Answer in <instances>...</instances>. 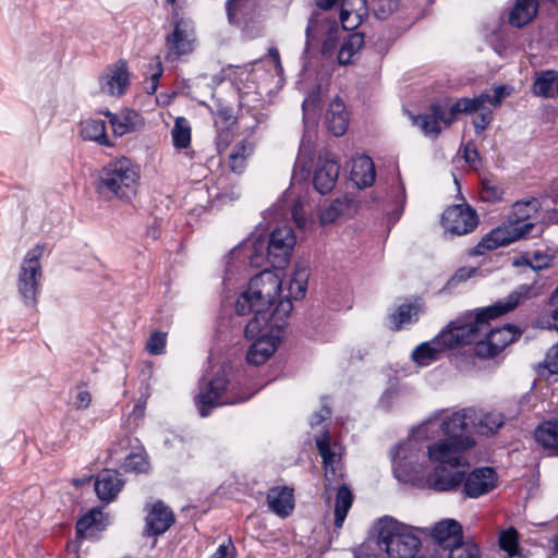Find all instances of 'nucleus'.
Wrapping results in <instances>:
<instances>
[{
	"label": "nucleus",
	"mask_w": 558,
	"mask_h": 558,
	"mask_svg": "<svg viewBox=\"0 0 558 558\" xmlns=\"http://www.w3.org/2000/svg\"><path fill=\"white\" fill-rule=\"evenodd\" d=\"M279 292L280 275L260 271L251 279L247 289L236 300L235 312L239 315L254 314L245 328V337L255 339L246 354L250 364L265 363L275 353L282 338L293 305L283 301L272 308Z\"/></svg>",
	"instance_id": "f257e3e1"
},
{
	"label": "nucleus",
	"mask_w": 558,
	"mask_h": 558,
	"mask_svg": "<svg viewBox=\"0 0 558 558\" xmlns=\"http://www.w3.org/2000/svg\"><path fill=\"white\" fill-rule=\"evenodd\" d=\"M529 291V287L520 286L505 300L497 302L493 306L483 308L477 314L469 313L451 322L433 340L423 342L413 350V361L421 366H426L439 360L446 350L471 343L475 339L476 332L485 328L483 319L485 314L494 315L513 308L519 303L521 296H526Z\"/></svg>",
	"instance_id": "f03ea898"
},
{
	"label": "nucleus",
	"mask_w": 558,
	"mask_h": 558,
	"mask_svg": "<svg viewBox=\"0 0 558 558\" xmlns=\"http://www.w3.org/2000/svg\"><path fill=\"white\" fill-rule=\"evenodd\" d=\"M306 45L304 48V56L307 57L310 46L316 36H323L322 53L326 58H331L337 51V62L339 65H348L351 63L353 57L360 51L364 44V37L361 33H353L348 35L343 43L338 48V40L341 35L339 23L336 20H330L322 13H314L306 27Z\"/></svg>",
	"instance_id": "7ed1b4c3"
},
{
	"label": "nucleus",
	"mask_w": 558,
	"mask_h": 558,
	"mask_svg": "<svg viewBox=\"0 0 558 558\" xmlns=\"http://www.w3.org/2000/svg\"><path fill=\"white\" fill-rule=\"evenodd\" d=\"M98 181L99 192H107L121 201L130 202L137 193L140 169L129 158H118L102 167Z\"/></svg>",
	"instance_id": "20e7f679"
},
{
	"label": "nucleus",
	"mask_w": 558,
	"mask_h": 558,
	"mask_svg": "<svg viewBox=\"0 0 558 558\" xmlns=\"http://www.w3.org/2000/svg\"><path fill=\"white\" fill-rule=\"evenodd\" d=\"M377 546L389 558H414L421 539L411 526L389 519L379 524Z\"/></svg>",
	"instance_id": "39448f33"
},
{
	"label": "nucleus",
	"mask_w": 558,
	"mask_h": 558,
	"mask_svg": "<svg viewBox=\"0 0 558 558\" xmlns=\"http://www.w3.org/2000/svg\"><path fill=\"white\" fill-rule=\"evenodd\" d=\"M527 287V284H524ZM530 291L526 296H521L522 299H529L531 295L532 287L529 286ZM521 302V301H519ZM518 303L513 310L519 305ZM512 311V308H511ZM510 312V310H509ZM508 313V311H502L498 314L487 315L483 317L485 322V328H482L476 332V337L472 342H475V353L481 357H493L497 355L501 350H504L508 344L514 342L520 336V331L515 329L511 325H505L502 327L490 328L489 319L496 318L500 315Z\"/></svg>",
	"instance_id": "423d86ee"
},
{
	"label": "nucleus",
	"mask_w": 558,
	"mask_h": 558,
	"mask_svg": "<svg viewBox=\"0 0 558 558\" xmlns=\"http://www.w3.org/2000/svg\"><path fill=\"white\" fill-rule=\"evenodd\" d=\"M45 247L37 244L24 257L21 265L17 291L26 306H35L37 304V295L41 280L40 258Z\"/></svg>",
	"instance_id": "0eeeda50"
},
{
	"label": "nucleus",
	"mask_w": 558,
	"mask_h": 558,
	"mask_svg": "<svg viewBox=\"0 0 558 558\" xmlns=\"http://www.w3.org/2000/svg\"><path fill=\"white\" fill-rule=\"evenodd\" d=\"M533 228L534 223L532 222H526L519 218H509L488 232L477 245L474 246L472 253L474 255H484L489 251L519 241L530 234Z\"/></svg>",
	"instance_id": "6e6552de"
},
{
	"label": "nucleus",
	"mask_w": 558,
	"mask_h": 558,
	"mask_svg": "<svg viewBox=\"0 0 558 558\" xmlns=\"http://www.w3.org/2000/svg\"><path fill=\"white\" fill-rule=\"evenodd\" d=\"M254 392L236 396L232 390L227 389L225 374H217L196 397V404L201 416L206 417L210 409L217 405L235 404L250 399Z\"/></svg>",
	"instance_id": "1a4fd4ad"
},
{
	"label": "nucleus",
	"mask_w": 558,
	"mask_h": 558,
	"mask_svg": "<svg viewBox=\"0 0 558 558\" xmlns=\"http://www.w3.org/2000/svg\"><path fill=\"white\" fill-rule=\"evenodd\" d=\"M296 243L294 231L289 226L275 229L266 241L267 256L274 269H265L280 275V281L283 277V267L289 263L292 251Z\"/></svg>",
	"instance_id": "9d476101"
},
{
	"label": "nucleus",
	"mask_w": 558,
	"mask_h": 558,
	"mask_svg": "<svg viewBox=\"0 0 558 558\" xmlns=\"http://www.w3.org/2000/svg\"><path fill=\"white\" fill-rule=\"evenodd\" d=\"M436 426L437 417L435 414L417 426L405 442L400 444L391 450V459L396 473L399 471L409 473L410 470H413L412 464L417 456V449L415 448L416 441L429 438V429Z\"/></svg>",
	"instance_id": "9b49d317"
},
{
	"label": "nucleus",
	"mask_w": 558,
	"mask_h": 558,
	"mask_svg": "<svg viewBox=\"0 0 558 558\" xmlns=\"http://www.w3.org/2000/svg\"><path fill=\"white\" fill-rule=\"evenodd\" d=\"M473 439L442 438L427 447V457L437 466L458 468L463 463V452L474 446Z\"/></svg>",
	"instance_id": "f8f14e48"
},
{
	"label": "nucleus",
	"mask_w": 558,
	"mask_h": 558,
	"mask_svg": "<svg viewBox=\"0 0 558 558\" xmlns=\"http://www.w3.org/2000/svg\"><path fill=\"white\" fill-rule=\"evenodd\" d=\"M442 413L444 411H437L429 416L433 417L436 414L437 417V426L429 429V434L440 428L446 438L473 439L469 433L473 430L475 409H463L445 418H441Z\"/></svg>",
	"instance_id": "ddd939ff"
},
{
	"label": "nucleus",
	"mask_w": 558,
	"mask_h": 558,
	"mask_svg": "<svg viewBox=\"0 0 558 558\" xmlns=\"http://www.w3.org/2000/svg\"><path fill=\"white\" fill-rule=\"evenodd\" d=\"M195 44L194 26L190 20L177 17L173 31L167 36L168 61H175L193 51Z\"/></svg>",
	"instance_id": "4468645a"
},
{
	"label": "nucleus",
	"mask_w": 558,
	"mask_h": 558,
	"mask_svg": "<svg viewBox=\"0 0 558 558\" xmlns=\"http://www.w3.org/2000/svg\"><path fill=\"white\" fill-rule=\"evenodd\" d=\"M477 215L469 205H454L445 210L441 223L446 232L452 235H464L477 226Z\"/></svg>",
	"instance_id": "2eb2a0df"
},
{
	"label": "nucleus",
	"mask_w": 558,
	"mask_h": 558,
	"mask_svg": "<svg viewBox=\"0 0 558 558\" xmlns=\"http://www.w3.org/2000/svg\"><path fill=\"white\" fill-rule=\"evenodd\" d=\"M433 537L437 543L434 554L437 558H445V554L451 548L463 544L462 526L453 519H446L435 524L433 529Z\"/></svg>",
	"instance_id": "dca6fc26"
},
{
	"label": "nucleus",
	"mask_w": 558,
	"mask_h": 558,
	"mask_svg": "<svg viewBox=\"0 0 558 558\" xmlns=\"http://www.w3.org/2000/svg\"><path fill=\"white\" fill-rule=\"evenodd\" d=\"M145 530L147 536H159L174 523V514L162 501L158 500L145 507Z\"/></svg>",
	"instance_id": "f3484780"
},
{
	"label": "nucleus",
	"mask_w": 558,
	"mask_h": 558,
	"mask_svg": "<svg viewBox=\"0 0 558 558\" xmlns=\"http://www.w3.org/2000/svg\"><path fill=\"white\" fill-rule=\"evenodd\" d=\"M497 478L493 468H476L466 476L464 475L463 492L470 498L486 495L496 487Z\"/></svg>",
	"instance_id": "a211bd4d"
},
{
	"label": "nucleus",
	"mask_w": 558,
	"mask_h": 558,
	"mask_svg": "<svg viewBox=\"0 0 558 558\" xmlns=\"http://www.w3.org/2000/svg\"><path fill=\"white\" fill-rule=\"evenodd\" d=\"M338 177L339 163L336 156L330 151L320 153L314 172L315 189L322 194L331 191Z\"/></svg>",
	"instance_id": "6ab92c4d"
},
{
	"label": "nucleus",
	"mask_w": 558,
	"mask_h": 558,
	"mask_svg": "<svg viewBox=\"0 0 558 558\" xmlns=\"http://www.w3.org/2000/svg\"><path fill=\"white\" fill-rule=\"evenodd\" d=\"M448 465L436 466L426 476V485L436 492H449L456 489L464 482V473L457 468L448 469Z\"/></svg>",
	"instance_id": "aec40b11"
},
{
	"label": "nucleus",
	"mask_w": 558,
	"mask_h": 558,
	"mask_svg": "<svg viewBox=\"0 0 558 558\" xmlns=\"http://www.w3.org/2000/svg\"><path fill=\"white\" fill-rule=\"evenodd\" d=\"M310 277V269L306 263H296L294 270L289 280L287 288V294L281 296L282 290L277 295L272 308L283 301H289L292 304V300H301L305 296L307 289V280Z\"/></svg>",
	"instance_id": "412c9836"
},
{
	"label": "nucleus",
	"mask_w": 558,
	"mask_h": 558,
	"mask_svg": "<svg viewBox=\"0 0 558 558\" xmlns=\"http://www.w3.org/2000/svg\"><path fill=\"white\" fill-rule=\"evenodd\" d=\"M316 446L319 454L323 458L325 469V480L329 484L341 477L340 474V459L341 454L337 445L331 446L327 435L316 440Z\"/></svg>",
	"instance_id": "4be33fe9"
},
{
	"label": "nucleus",
	"mask_w": 558,
	"mask_h": 558,
	"mask_svg": "<svg viewBox=\"0 0 558 558\" xmlns=\"http://www.w3.org/2000/svg\"><path fill=\"white\" fill-rule=\"evenodd\" d=\"M476 104L478 100H471L469 97L459 98L449 108H445L441 105H433L432 114L439 123H444L445 126L451 125L459 113L472 114L477 108Z\"/></svg>",
	"instance_id": "5701e85b"
},
{
	"label": "nucleus",
	"mask_w": 558,
	"mask_h": 558,
	"mask_svg": "<svg viewBox=\"0 0 558 558\" xmlns=\"http://www.w3.org/2000/svg\"><path fill=\"white\" fill-rule=\"evenodd\" d=\"M259 0H228L226 3L228 20L241 25L253 22L258 15Z\"/></svg>",
	"instance_id": "b1692460"
},
{
	"label": "nucleus",
	"mask_w": 558,
	"mask_h": 558,
	"mask_svg": "<svg viewBox=\"0 0 558 558\" xmlns=\"http://www.w3.org/2000/svg\"><path fill=\"white\" fill-rule=\"evenodd\" d=\"M366 0H343L339 13L340 31H354L366 14Z\"/></svg>",
	"instance_id": "393cba45"
},
{
	"label": "nucleus",
	"mask_w": 558,
	"mask_h": 558,
	"mask_svg": "<svg viewBox=\"0 0 558 558\" xmlns=\"http://www.w3.org/2000/svg\"><path fill=\"white\" fill-rule=\"evenodd\" d=\"M102 113L109 118V122L116 136H122L143 126L142 117L131 109L122 110L119 113H112L106 110Z\"/></svg>",
	"instance_id": "a878e982"
},
{
	"label": "nucleus",
	"mask_w": 558,
	"mask_h": 558,
	"mask_svg": "<svg viewBox=\"0 0 558 558\" xmlns=\"http://www.w3.org/2000/svg\"><path fill=\"white\" fill-rule=\"evenodd\" d=\"M267 504L277 515H290L294 509L293 490L288 487H272L267 493Z\"/></svg>",
	"instance_id": "bb28decb"
},
{
	"label": "nucleus",
	"mask_w": 558,
	"mask_h": 558,
	"mask_svg": "<svg viewBox=\"0 0 558 558\" xmlns=\"http://www.w3.org/2000/svg\"><path fill=\"white\" fill-rule=\"evenodd\" d=\"M325 119L328 130L335 136H341L348 130L349 114L345 110L344 102L339 97H336L330 102Z\"/></svg>",
	"instance_id": "cd10ccee"
},
{
	"label": "nucleus",
	"mask_w": 558,
	"mask_h": 558,
	"mask_svg": "<svg viewBox=\"0 0 558 558\" xmlns=\"http://www.w3.org/2000/svg\"><path fill=\"white\" fill-rule=\"evenodd\" d=\"M122 488V481L118 472L104 470L95 481V492L99 499L110 501Z\"/></svg>",
	"instance_id": "c85d7f7f"
},
{
	"label": "nucleus",
	"mask_w": 558,
	"mask_h": 558,
	"mask_svg": "<svg viewBox=\"0 0 558 558\" xmlns=\"http://www.w3.org/2000/svg\"><path fill=\"white\" fill-rule=\"evenodd\" d=\"M375 166L366 155H360L353 158L351 178L359 187H366L375 181Z\"/></svg>",
	"instance_id": "c756f323"
},
{
	"label": "nucleus",
	"mask_w": 558,
	"mask_h": 558,
	"mask_svg": "<svg viewBox=\"0 0 558 558\" xmlns=\"http://www.w3.org/2000/svg\"><path fill=\"white\" fill-rule=\"evenodd\" d=\"M102 93L110 96L123 95L130 86L129 72H107L99 80Z\"/></svg>",
	"instance_id": "7c9ffc66"
},
{
	"label": "nucleus",
	"mask_w": 558,
	"mask_h": 558,
	"mask_svg": "<svg viewBox=\"0 0 558 558\" xmlns=\"http://www.w3.org/2000/svg\"><path fill=\"white\" fill-rule=\"evenodd\" d=\"M537 0H517L509 15V23L522 27L530 23L537 14Z\"/></svg>",
	"instance_id": "2f4dec72"
},
{
	"label": "nucleus",
	"mask_w": 558,
	"mask_h": 558,
	"mask_svg": "<svg viewBox=\"0 0 558 558\" xmlns=\"http://www.w3.org/2000/svg\"><path fill=\"white\" fill-rule=\"evenodd\" d=\"M536 441L548 451L549 454H558V422L546 421L535 430Z\"/></svg>",
	"instance_id": "473e14b6"
},
{
	"label": "nucleus",
	"mask_w": 558,
	"mask_h": 558,
	"mask_svg": "<svg viewBox=\"0 0 558 558\" xmlns=\"http://www.w3.org/2000/svg\"><path fill=\"white\" fill-rule=\"evenodd\" d=\"M354 209L355 205L351 197L337 198L322 210L320 222L323 225L332 223L341 216L351 215Z\"/></svg>",
	"instance_id": "72a5a7b5"
},
{
	"label": "nucleus",
	"mask_w": 558,
	"mask_h": 558,
	"mask_svg": "<svg viewBox=\"0 0 558 558\" xmlns=\"http://www.w3.org/2000/svg\"><path fill=\"white\" fill-rule=\"evenodd\" d=\"M81 134L84 140L94 141L104 146H111L106 133V122L101 119H87L81 123Z\"/></svg>",
	"instance_id": "f704fd0d"
},
{
	"label": "nucleus",
	"mask_w": 558,
	"mask_h": 558,
	"mask_svg": "<svg viewBox=\"0 0 558 558\" xmlns=\"http://www.w3.org/2000/svg\"><path fill=\"white\" fill-rule=\"evenodd\" d=\"M473 430L488 435L497 432L504 424V417L499 413L475 410Z\"/></svg>",
	"instance_id": "c9c22d12"
},
{
	"label": "nucleus",
	"mask_w": 558,
	"mask_h": 558,
	"mask_svg": "<svg viewBox=\"0 0 558 558\" xmlns=\"http://www.w3.org/2000/svg\"><path fill=\"white\" fill-rule=\"evenodd\" d=\"M353 495L347 485H341L338 488L335 505V525L340 529L347 518V514L352 506Z\"/></svg>",
	"instance_id": "e433bc0d"
},
{
	"label": "nucleus",
	"mask_w": 558,
	"mask_h": 558,
	"mask_svg": "<svg viewBox=\"0 0 558 558\" xmlns=\"http://www.w3.org/2000/svg\"><path fill=\"white\" fill-rule=\"evenodd\" d=\"M322 74V77L316 78V81H318L316 88L311 92V94L304 99L302 104L304 119H308L311 114L316 116L317 105L329 85V76L326 75V73Z\"/></svg>",
	"instance_id": "4c0bfd02"
},
{
	"label": "nucleus",
	"mask_w": 558,
	"mask_h": 558,
	"mask_svg": "<svg viewBox=\"0 0 558 558\" xmlns=\"http://www.w3.org/2000/svg\"><path fill=\"white\" fill-rule=\"evenodd\" d=\"M245 250H247L246 257L252 267H262L265 260L269 262L265 239L256 238L250 240L245 243Z\"/></svg>",
	"instance_id": "58836bf2"
},
{
	"label": "nucleus",
	"mask_w": 558,
	"mask_h": 558,
	"mask_svg": "<svg viewBox=\"0 0 558 558\" xmlns=\"http://www.w3.org/2000/svg\"><path fill=\"white\" fill-rule=\"evenodd\" d=\"M102 529V512L92 509L84 514L76 523V533L80 537H86L93 531Z\"/></svg>",
	"instance_id": "ea45409f"
},
{
	"label": "nucleus",
	"mask_w": 558,
	"mask_h": 558,
	"mask_svg": "<svg viewBox=\"0 0 558 558\" xmlns=\"http://www.w3.org/2000/svg\"><path fill=\"white\" fill-rule=\"evenodd\" d=\"M555 73L556 72H542L533 85V92L535 95L545 98L557 96L556 89L558 77L555 75Z\"/></svg>",
	"instance_id": "a19ab883"
},
{
	"label": "nucleus",
	"mask_w": 558,
	"mask_h": 558,
	"mask_svg": "<svg viewBox=\"0 0 558 558\" xmlns=\"http://www.w3.org/2000/svg\"><path fill=\"white\" fill-rule=\"evenodd\" d=\"M253 151V145L248 143L247 141H241L238 143L230 156H229V165L232 171L234 172H242L246 165L247 157Z\"/></svg>",
	"instance_id": "79ce46f5"
},
{
	"label": "nucleus",
	"mask_w": 558,
	"mask_h": 558,
	"mask_svg": "<svg viewBox=\"0 0 558 558\" xmlns=\"http://www.w3.org/2000/svg\"><path fill=\"white\" fill-rule=\"evenodd\" d=\"M313 151L314 147L311 141H306L305 138H303L293 169L294 175H296L298 172H300L301 177H307L310 172V166L313 159Z\"/></svg>",
	"instance_id": "37998d69"
},
{
	"label": "nucleus",
	"mask_w": 558,
	"mask_h": 558,
	"mask_svg": "<svg viewBox=\"0 0 558 558\" xmlns=\"http://www.w3.org/2000/svg\"><path fill=\"white\" fill-rule=\"evenodd\" d=\"M513 88L508 85H498L494 87V94L489 93H481L478 96L471 98V100H478L476 104V109H478L482 104H489L493 107H499L505 98L511 95Z\"/></svg>",
	"instance_id": "c03bdc74"
},
{
	"label": "nucleus",
	"mask_w": 558,
	"mask_h": 558,
	"mask_svg": "<svg viewBox=\"0 0 558 558\" xmlns=\"http://www.w3.org/2000/svg\"><path fill=\"white\" fill-rule=\"evenodd\" d=\"M172 141L177 148H186L191 142V128L186 119L177 118L172 129Z\"/></svg>",
	"instance_id": "a18cd8bd"
},
{
	"label": "nucleus",
	"mask_w": 558,
	"mask_h": 558,
	"mask_svg": "<svg viewBox=\"0 0 558 558\" xmlns=\"http://www.w3.org/2000/svg\"><path fill=\"white\" fill-rule=\"evenodd\" d=\"M499 546L509 557L517 556L519 554V534L517 530L510 527L502 531L499 535Z\"/></svg>",
	"instance_id": "49530a36"
},
{
	"label": "nucleus",
	"mask_w": 558,
	"mask_h": 558,
	"mask_svg": "<svg viewBox=\"0 0 558 558\" xmlns=\"http://www.w3.org/2000/svg\"><path fill=\"white\" fill-rule=\"evenodd\" d=\"M418 307L414 304L400 305L397 312L392 315V322L397 329H400L403 325L410 324L417 319Z\"/></svg>",
	"instance_id": "de8ad7c7"
},
{
	"label": "nucleus",
	"mask_w": 558,
	"mask_h": 558,
	"mask_svg": "<svg viewBox=\"0 0 558 558\" xmlns=\"http://www.w3.org/2000/svg\"><path fill=\"white\" fill-rule=\"evenodd\" d=\"M413 123L420 128L425 135L437 136L441 132L440 123L432 113L414 117Z\"/></svg>",
	"instance_id": "09e8293b"
},
{
	"label": "nucleus",
	"mask_w": 558,
	"mask_h": 558,
	"mask_svg": "<svg viewBox=\"0 0 558 558\" xmlns=\"http://www.w3.org/2000/svg\"><path fill=\"white\" fill-rule=\"evenodd\" d=\"M504 191L489 179H483L481 183V198L484 202L496 203L502 198Z\"/></svg>",
	"instance_id": "8fccbe9b"
},
{
	"label": "nucleus",
	"mask_w": 558,
	"mask_h": 558,
	"mask_svg": "<svg viewBox=\"0 0 558 558\" xmlns=\"http://www.w3.org/2000/svg\"><path fill=\"white\" fill-rule=\"evenodd\" d=\"M445 558H482V555L476 544L463 543L451 548Z\"/></svg>",
	"instance_id": "3c124183"
},
{
	"label": "nucleus",
	"mask_w": 558,
	"mask_h": 558,
	"mask_svg": "<svg viewBox=\"0 0 558 558\" xmlns=\"http://www.w3.org/2000/svg\"><path fill=\"white\" fill-rule=\"evenodd\" d=\"M252 66H263L272 70H282L280 54L277 48H269L268 52L259 59L250 63Z\"/></svg>",
	"instance_id": "603ef678"
},
{
	"label": "nucleus",
	"mask_w": 558,
	"mask_h": 558,
	"mask_svg": "<svg viewBox=\"0 0 558 558\" xmlns=\"http://www.w3.org/2000/svg\"><path fill=\"white\" fill-rule=\"evenodd\" d=\"M477 113L473 119V125L476 134L484 132L493 121V112L486 107V104H482L478 109H475L473 113Z\"/></svg>",
	"instance_id": "864d4df0"
},
{
	"label": "nucleus",
	"mask_w": 558,
	"mask_h": 558,
	"mask_svg": "<svg viewBox=\"0 0 558 558\" xmlns=\"http://www.w3.org/2000/svg\"><path fill=\"white\" fill-rule=\"evenodd\" d=\"M373 12L379 20L388 19L399 7V0H373Z\"/></svg>",
	"instance_id": "5fc2aeb1"
},
{
	"label": "nucleus",
	"mask_w": 558,
	"mask_h": 558,
	"mask_svg": "<svg viewBox=\"0 0 558 558\" xmlns=\"http://www.w3.org/2000/svg\"><path fill=\"white\" fill-rule=\"evenodd\" d=\"M167 333L154 331L146 341V350L151 355H159L165 352Z\"/></svg>",
	"instance_id": "6e6d98bb"
},
{
	"label": "nucleus",
	"mask_w": 558,
	"mask_h": 558,
	"mask_svg": "<svg viewBox=\"0 0 558 558\" xmlns=\"http://www.w3.org/2000/svg\"><path fill=\"white\" fill-rule=\"evenodd\" d=\"M124 468L126 471L135 473H144L149 469V462L146 457L142 453H130L124 461Z\"/></svg>",
	"instance_id": "4d7b16f0"
},
{
	"label": "nucleus",
	"mask_w": 558,
	"mask_h": 558,
	"mask_svg": "<svg viewBox=\"0 0 558 558\" xmlns=\"http://www.w3.org/2000/svg\"><path fill=\"white\" fill-rule=\"evenodd\" d=\"M553 258L539 251L533 253L532 257H523V264L527 265L534 270H542L551 265Z\"/></svg>",
	"instance_id": "13d9d810"
},
{
	"label": "nucleus",
	"mask_w": 558,
	"mask_h": 558,
	"mask_svg": "<svg viewBox=\"0 0 558 558\" xmlns=\"http://www.w3.org/2000/svg\"><path fill=\"white\" fill-rule=\"evenodd\" d=\"M92 393L86 390L78 388L73 397V407L76 410H86L92 403Z\"/></svg>",
	"instance_id": "bf43d9fd"
},
{
	"label": "nucleus",
	"mask_w": 558,
	"mask_h": 558,
	"mask_svg": "<svg viewBox=\"0 0 558 558\" xmlns=\"http://www.w3.org/2000/svg\"><path fill=\"white\" fill-rule=\"evenodd\" d=\"M462 156L466 163L475 168L480 161V154L472 142L466 143L462 148Z\"/></svg>",
	"instance_id": "052dcab7"
},
{
	"label": "nucleus",
	"mask_w": 558,
	"mask_h": 558,
	"mask_svg": "<svg viewBox=\"0 0 558 558\" xmlns=\"http://www.w3.org/2000/svg\"><path fill=\"white\" fill-rule=\"evenodd\" d=\"M545 367L551 374H558V343L555 344L546 354Z\"/></svg>",
	"instance_id": "680f3d73"
},
{
	"label": "nucleus",
	"mask_w": 558,
	"mask_h": 558,
	"mask_svg": "<svg viewBox=\"0 0 558 558\" xmlns=\"http://www.w3.org/2000/svg\"><path fill=\"white\" fill-rule=\"evenodd\" d=\"M323 403H322V408L319 410V412L315 413L313 418L311 420V425H318L320 424L323 421H325L326 418H329L330 415H331V410L328 405V399L327 398H323Z\"/></svg>",
	"instance_id": "e2e57ef3"
},
{
	"label": "nucleus",
	"mask_w": 558,
	"mask_h": 558,
	"mask_svg": "<svg viewBox=\"0 0 558 558\" xmlns=\"http://www.w3.org/2000/svg\"><path fill=\"white\" fill-rule=\"evenodd\" d=\"M234 551L235 547L229 539L228 542L219 545L217 550L213 554V558H233Z\"/></svg>",
	"instance_id": "0e129e2a"
},
{
	"label": "nucleus",
	"mask_w": 558,
	"mask_h": 558,
	"mask_svg": "<svg viewBox=\"0 0 558 558\" xmlns=\"http://www.w3.org/2000/svg\"><path fill=\"white\" fill-rule=\"evenodd\" d=\"M475 271H476L475 268H468V267L460 268L450 279L449 284H456V283L463 282V281L468 280L469 278H471Z\"/></svg>",
	"instance_id": "69168bd1"
},
{
	"label": "nucleus",
	"mask_w": 558,
	"mask_h": 558,
	"mask_svg": "<svg viewBox=\"0 0 558 558\" xmlns=\"http://www.w3.org/2000/svg\"><path fill=\"white\" fill-rule=\"evenodd\" d=\"M302 203L298 201L292 208V217L298 227L303 228L305 226V217L301 213Z\"/></svg>",
	"instance_id": "338daca9"
},
{
	"label": "nucleus",
	"mask_w": 558,
	"mask_h": 558,
	"mask_svg": "<svg viewBox=\"0 0 558 558\" xmlns=\"http://www.w3.org/2000/svg\"><path fill=\"white\" fill-rule=\"evenodd\" d=\"M315 1H316L317 7L323 10H330L338 3L341 4L343 2V0H315Z\"/></svg>",
	"instance_id": "774afa93"
}]
</instances>
